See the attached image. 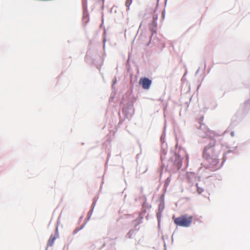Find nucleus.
Returning a JSON list of instances; mask_svg holds the SVG:
<instances>
[{
  "mask_svg": "<svg viewBox=\"0 0 250 250\" xmlns=\"http://www.w3.org/2000/svg\"><path fill=\"white\" fill-rule=\"evenodd\" d=\"M174 222L177 226L183 227H189L193 221V216L187 214L181 215L178 217H173Z\"/></svg>",
  "mask_w": 250,
  "mask_h": 250,
  "instance_id": "1",
  "label": "nucleus"
},
{
  "mask_svg": "<svg viewBox=\"0 0 250 250\" xmlns=\"http://www.w3.org/2000/svg\"><path fill=\"white\" fill-rule=\"evenodd\" d=\"M139 84L145 89H148L151 84V81L147 78H141L139 80Z\"/></svg>",
  "mask_w": 250,
  "mask_h": 250,
  "instance_id": "2",
  "label": "nucleus"
},
{
  "mask_svg": "<svg viewBox=\"0 0 250 250\" xmlns=\"http://www.w3.org/2000/svg\"><path fill=\"white\" fill-rule=\"evenodd\" d=\"M55 239L56 237L53 235H51L48 241L47 246L49 247H52L54 244Z\"/></svg>",
  "mask_w": 250,
  "mask_h": 250,
  "instance_id": "3",
  "label": "nucleus"
},
{
  "mask_svg": "<svg viewBox=\"0 0 250 250\" xmlns=\"http://www.w3.org/2000/svg\"><path fill=\"white\" fill-rule=\"evenodd\" d=\"M153 21L152 24L154 26V27H156L157 26L156 21H157V20L158 19V15H157V14L154 15L153 16Z\"/></svg>",
  "mask_w": 250,
  "mask_h": 250,
  "instance_id": "4",
  "label": "nucleus"
},
{
  "mask_svg": "<svg viewBox=\"0 0 250 250\" xmlns=\"http://www.w3.org/2000/svg\"><path fill=\"white\" fill-rule=\"evenodd\" d=\"M196 186H197V191L198 193L199 194H201L203 192L204 189L201 187H199L197 184H196Z\"/></svg>",
  "mask_w": 250,
  "mask_h": 250,
  "instance_id": "5",
  "label": "nucleus"
},
{
  "mask_svg": "<svg viewBox=\"0 0 250 250\" xmlns=\"http://www.w3.org/2000/svg\"><path fill=\"white\" fill-rule=\"evenodd\" d=\"M132 3V0H126L125 1V6L129 9V6Z\"/></svg>",
  "mask_w": 250,
  "mask_h": 250,
  "instance_id": "6",
  "label": "nucleus"
},
{
  "mask_svg": "<svg viewBox=\"0 0 250 250\" xmlns=\"http://www.w3.org/2000/svg\"><path fill=\"white\" fill-rule=\"evenodd\" d=\"M231 135H232V136H233V133H232V132H231Z\"/></svg>",
  "mask_w": 250,
  "mask_h": 250,
  "instance_id": "7",
  "label": "nucleus"
}]
</instances>
